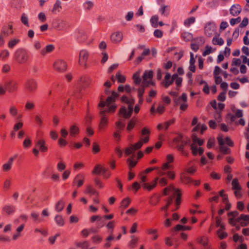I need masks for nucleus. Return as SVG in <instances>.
<instances>
[{"instance_id": "nucleus-1", "label": "nucleus", "mask_w": 249, "mask_h": 249, "mask_svg": "<svg viewBox=\"0 0 249 249\" xmlns=\"http://www.w3.org/2000/svg\"><path fill=\"white\" fill-rule=\"evenodd\" d=\"M121 100L122 102L125 103L128 105V111L127 110L125 107H122L120 109L119 114L124 119H128L132 114L135 100L132 97L129 98L126 95H123L121 98Z\"/></svg>"}, {"instance_id": "nucleus-2", "label": "nucleus", "mask_w": 249, "mask_h": 249, "mask_svg": "<svg viewBox=\"0 0 249 249\" xmlns=\"http://www.w3.org/2000/svg\"><path fill=\"white\" fill-rule=\"evenodd\" d=\"M14 58L17 63L22 64L27 62L29 55L25 50L19 48L15 51Z\"/></svg>"}, {"instance_id": "nucleus-3", "label": "nucleus", "mask_w": 249, "mask_h": 249, "mask_svg": "<svg viewBox=\"0 0 249 249\" xmlns=\"http://www.w3.org/2000/svg\"><path fill=\"white\" fill-rule=\"evenodd\" d=\"M232 110L235 114H232V113H228L227 117V119H230L231 122H234L236 124H240L244 126L245 124V121L243 119L240 118L238 122L236 121L237 118H241L242 117V110L240 109Z\"/></svg>"}, {"instance_id": "nucleus-4", "label": "nucleus", "mask_w": 249, "mask_h": 249, "mask_svg": "<svg viewBox=\"0 0 249 249\" xmlns=\"http://www.w3.org/2000/svg\"><path fill=\"white\" fill-rule=\"evenodd\" d=\"M106 110H102L99 112L101 116L98 129L100 131H104L108 125V118L106 115Z\"/></svg>"}, {"instance_id": "nucleus-5", "label": "nucleus", "mask_w": 249, "mask_h": 249, "mask_svg": "<svg viewBox=\"0 0 249 249\" xmlns=\"http://www.w3.org/2000/svg\"><path fill=\"white\" fill-rule=\"evenodd\" d=\"M4 87L8 93H12L18 90V85L16 80H9L4 83Z\"/></svg>"}, {"instance_id": "nucleus-6", "label": "nucleus", "mask_w": 249, "mask_h": 249, "mask_svg": "<svg viewBox=\"0 0 249 249\" xmlns=\"http://www.w3.org/2000/svg\"><path fill=\"white\" fill-rule=\"evenodd\" d=\"M37 82L33 79H29L25 82V90L28 93L35 92L37 89Z\"/></svg>"}, {"instance_id": "nucleus-7", "label": "nucleus", "mask_w": 249, "mask_h": 249, "mask_svg": "<svg viewBox=\"0 0 249 249\" xmlns=\"http://www.w3.org/2000/svg\"><path fill=\"white\" fill-rule=\"evenodd\" d=\"M153 72L152 71H145L142 75V83L144 86L154 85V83L152 81Z\"/></svg>"}, {"instance_id": "nucleus-8", "label": "nucleus", "mask_w": 249, "mask_h": 249, "mask_svg": "<svg viewBox=\"0 0 249 249\" xmlns=\"http://www.w3.org/2000/svg\"><path fill=\"white\" fill-rule=\"evenodd\" d=\"M53 68L56 71L62 72L67 70V64L65 61L62 59H57L53 63Z\"/></svg>"}, {"instance_id": "nucleus-9", "label": "nucleus", "mask_w": 249, "mask_h": 249, "mask_svg": "<svg viewBox=\"0 0 249 249\" xmlns=\"http://www.w3.org/2000/svg\"><path fill=\"white\" fill-rule=\"evenodd\" d=\"M79 83L82 89L89 88L92 83V79L87 75L81 76L79 79Z\"/></svg>"}, {"instance_id": "nucleus-10", "label": "nucleus", "mask_w": 249, "mask_h": 249, "mask_svg": "<svg viewBox=\"0 0 249 249\" xmlns=\"http://www.w3.org/2000/svg\"><path fill=\"white\" fill-rule=\"evenodd\" d=\"M89 53L86 50H82L79 53L78 63L81 66L86 67Z\"/></svg>"}, {"instance_id": "nucleus-11", "label": "nucleus", "mask_w": 249, "mask_h": 249, "mask_svg": "<svg viewBox=\"0 0 249 249\" xmlns=\"http://www.w3.org/2000/svg\"><path fill=\"white\" fill-rule=\"evenodd\" d=\"M216 26L213 22L208 23L205 27V33L209 37L212 36L216 32Z\"/></svg>"}, {"instance_id": "nucleus-12", "label": "nucleus", "mask_w": 249, "mask_h": 249, "mask_svg": "<svg viewBox=\"0 0 249 249\" xmlns=\"http://www.w3.org/2000/svg\"><path fill=\"white\" fill-rule=\"evenodd\" d=\"M149 140V137L148 136H145L144 138L141 137L139 141L134 144H131V148L133 149V151H135L140 149L142 146L143 143H146L148 142Z\"/></svg>"}, {"instance_id": "nucleus-13", "label": "nucleus", "mask_w": 249, "mask_h": 249, "mask_svg": "<svg viewBox=\"0 0 249 249\" xmlns=\"http://www.w3.org/2000/svg\"><path fill=\"white\" fill-rule=\"evenodd\" d=\"M123 33L121 32H116L112 33L110 36V40L113 43H119L123 39Z\"/></svg>"}, {"instance_id": "nucleus-14", "label": "nucleus", "mask_w": 249, "mask_h": 249, "mask_svg": "<svg viewBox=\"0 0 249 249\" xmlns=\"http://www.w3.org/2000/svg\"><path fill=\"white\" fill-rule=\"evenodd\" d=\"M75 36L77 39L81 42H85L87 38V35L85 32L81 29H78L75 32Z\"/></svg>"}, {"instance_id": "nucleus-15", "label": "nucleus", "mask_w": 249, "mask_h": 249, "mask_svg": "<svg viewBox=\"0 0 249 249\" xmlns=\"http://www.w3.org/2000/svg\"><path fill=\"white\" fill-rule=\"evenodd\" d=\"M16 156L10 157L8 161L2 166V170L4 172H9L12 168L14 160L16 159Z\"/></svg>"}, {"instance_id": "nucleus-16", "label": "nucleus", "mask_w": 249, "mask_h": 249, "mask_svg": "<svg viewBox=\"0 0 249 249\" xmlns=\"http://www.w3.org/2000/svg\"><path fill=\"white\" fill-rule=\"evenodd\" d=\"M13 33V25L12 23H9L7 25H5L1 30V34L4 36H8Z\"/></svg>"}, {"instance_id": "nucleus-17", "label": "nucleus", "mask_w": 249, "mask_h": 249, "mask_svg": "<svg viewBox=\"0 0 249 249\" xmlns=\"http://www.w3.org/2000/svg\"><path fill=\"white\" fill-rule=\"evenodd\" d=\"M36 146L39 148L42 152H45L48 150V147L46 145V142L43 139H38L36 142Z\"/></svg>"}, {"instance_id": "nucleus-18", "label": "nucleus", "mask_w": 249, "mask_h": 249, "mask_svg": "<svg viewBox=\"0 0 249 249\" xmlns=\"http://www.w3.org/2000/svg\"><path fill=\"white\" fill-rule=\"evenodd\" d=\"M84 193L89 196L94 195L99 196V193L90 184L86 186V189L84 191Z\"/></svg>"}, {"instance_id": "nucleus-19", "label": "nucleus", "mask_w": 249, "mask_h": 249, "mask_svg": "<svg viewBox=\"0 0 249 249\" xmlns=\"http://www.w3.org/2000/svg\"><path fill=\"white\" fill-rule=\"evenodd\" d=\"M2 211L7 215L13 214L16 211V207L13 205H6L3 208Z\"/></svg>"}, {"instance_id": "nucleus-20", "label": "nucleus", "mask_w": 249, "mask_h": 249, "mask_svg": "<svg viewBox=\"0 0 249 249\" xmlns=\"http://www.w3.org/2000/svg\"><path fill=\"white\" fill-rule=\"evenodd\" d=\"M242 8L239 4L232 5L230 9V13L233 16L238 15L241 12Z\"/></svg>"}, {"instance_id": "nucleus-21", "label": "nucleus", "mask_w": 249, "mask_h": 249, "mask_svg": "<svg viewBox=\"0 0 249 249\" xmlns=\"http://www.w3.org/2000/svg\"><path fill=\"white\" fill-rule=\"evenodd\" d=\"M119 96V94L118 93L112 91L111 96H108L106 99L107 106H109L112 102H115L116 99Z\"/></svg>"}, {"instance_id": "nucleus-22", "label": "nucleus", "mask_w": 249, "mask_h": 249, "mask_svg": "<svg viewBox=\"0 0 249 249\" xmlns=\"http://www.w3.org/2000/svg\"><path fill=\"white\" fill-rule=\"evenodd\" d=\"M174 81L171 78V74L169 73H166L164 77V80L162 82V85L165 88H167L171 85Z\"/></svg>"}, {"instance_id": "nucleus-23", "label": "nucleus", "mask_w": 249, "mask_h": 249, "mask_svg": "<svg viewBox=\"0 0 249 249\" xmlns=\"http://www.w3.org/2000/svg\"><path fill=\"white\" fill-rule=\"evenodd\" d=\"M84 176L82 174L77 175L73 180V183H77V187H80L84 183Z\"/></svg>"}, {"instance_id": "nucleus-24", "label": "nucleus", "mask_w": 249, "mask_h": 249, "mask_svg": "<svg viewBox=\"0 0 249 249\" xmlns=\"http://www.w3.org/2000/svg\"><path fill=\"white\" fill-rule=\"evenodd\" d=\"M54 49V47L53 45H48L46 47L42 49L40 51V54L42 56H45L47 53H50L53 52Z\"/></svg>"}, {"instance_id": "nucleus-25", "label": "nucleus", "mask_w": 249, "mask_h": 249, "mask_svg": "<svg viewBox=\"0 0 249 249\" xmlns=\"http://www.w3.org/2000/svg\"><path fill=\"white\" fill-rule=\"evenodd\" d=\"M79 132V129L77 126L72 125L70 128V135L71 137H74L78 135Z\"/></svg>"}, {"instance_id": "nucleus-26", "label": "nucleus", "mask_w": 249, "mask_h": 249, "mask_svg": "<svg viewBox=\"0 0 249 249\" xmlns=\"http://www.w3.org/2000/svg\"><path fill=\"white\" fill-rule=\"evenodd\" d=\"M146 232L148 234H152L153 235V236L152 237V239L153 240H156L158 237V235L157 234L158 230L155 229H147L146 230Z\"/></svg>"}, {"instance_id": "nucleus-27", "label": "nucleus", "mask_w": 249, "mask_h": 249, "mask_svg": "<svg viewBox=\"0 0 249 249\" xmlns=\"http://www.w3.org/2000/svg\"><path fill=\"white\" fill-rule=\"evenodd\" d=\"M158 180V178H156L155 180L151 182L152 184H150L148 183H144L143 185V187L147 189L149 191H151L156 186Z\"/></svg>"}, {"instance_id": "nucleus-28", "label": "nucleus", "mask_w": 249, "mask_h": 249, "mask_svg": "<svg viewBox=\"0 0 249 249\" xmlns=\"http://www.w3.org/2000/svg\"><path fill=\"white\" fill-rule=\"evenodd\" d=\"M190 140L188 138H184L181 141V143L177 145V148L178 150H182L184 149L185 145L190 142Z\"/></svg>"}, {"instance_id": "nucleus-29", "label": "nucleus", "mask_w": 249, "mask_h": 249, "mask_svg": "<svg viewBox=\"0 0 249 249\" xmlns=\"http://www.w3.org/2000/svg\"><path fill=\"white\" fill-rule=\"evenodd\" d=\"M76 246L80 248L81 249H94V247L89 248V243L87 241H85L84 242H80L76 244Z\"/></svg>"}, {"instance_id": "nucleus-30", "label": "nucleus", "mask_w": 249, "mask_h": 249, "mask_svg": "<svg viewBox=\"0 0 249 249\" xmlns=\"http://www.w3.org/2000/svg\"><path fill=\"white\" fill-rule=\"evenodd\" d=\"M180 179L181 181L185 184H189L193 181L190 178L186 176L184 173L180 174Z\"/></svg>"}, {"instance_id": "nucleus-31", "label": "nucleus", "mask_w": 249, "mask_h": 249, "mask_svg": "<svg viewBox=\"0 0 249 249\" xmlns=\"http://www.w3.org/2000/svg\"><path fill=\"white\" fill-rule=\"evenodd\" d=\"M219 35H215L213 39V43L214 45H222L224 44V40L222 38L219 37Z\"/></svg>"}, {"instance_id": "nucleus-32", "label": "nucleus", "mask_w": 249, "mask_h": 249, "mask_svg": "<svg viewBox=\"0 0 249 249\" xmlns=\"http://www.w3.org/2000/svg\"><path fill=\"white\" fill-rule=\"evenodd\" d=\"M175 195H177L175 203L177 206H179L181 203V193L179 189H176Z\"/></svg>"}, {"instance_id": "nucleus-33", "label": "nucleus", "mask_w": 249, "mask_h": 249, "mask_svg": "<svg viewBox=\"0 0 249 249\" xmlns=\"http://www.w3.org/2000/svg\"><path fill=\"white\" fill-rule=\"evenodd\" d=\"M64 206L65 204L64 201L62 200H60L56 203L55 206V210L57 212H60L63 209Z\"/></svg>"}, {"instance_id": "nucleus-34", "label": "nucleus", "mask_w": 249, "mask_h": 249, "mask_svg": "<svg viewBox=\"0 0 249 249\" xmlns=\"http://www.w3.org/2000/svg\"><path fill=\"white\" fill-rule=\"evenodd\" d=\"M138 241V238L136 237L135 235H131V240L129 242L128 246L130 248H134L136 244Z\"/></svg>"}, {"instance_id": "nucleus-35", "label": "nucleus", "mask_w": 249, "mask_h": 249, "mask_svg": "<svg viewBox=\"0 0 249 249\" xmlns=\"http://www.w3.org/2000/svg\"><path fill=\"white\" fill-rule=\"evenodd\" d=\"M9 113L12 117H15L18 115V110L15 105H11L9 109Z\"/></svg>"}, {"instance_id": "nucleus-36", "label": "nucleus", "mask_w": 249, "mask_h": 249, "mask_svg": "<svg viewBox=\"0 0 249 249\" xmlns=\"http://www.w3.org/2000/svg\"><path fill=\"white\" fill-rule=\"evenodd\" d=\"M9 52L7 50H3L0 53V58L2 60H5L9 57Z\"/></svg>"}, {"instance_id": "nucleus-37", "label": "nucleus", "mask_w": 249, "mask_h": 249, "mask_svg": "<svg viewBox=\"0 0 249 249\" xmlns=\"http://www.w3.org/2000/svg\"><path fill=\"white\" fill-rule=\"evenodd\" d=\"M115 77L119 83H124L126 81L125 77L124 75H123L120 71L116 73Z\"/></svg>"}, {"instance_id": "nucleus-38", "label": "nucleus", "mask_w": 249, "mask_h": 249, "mask_svg": "<svg viewBox=\"0 0 249 249\" xmlns=\"http://www.w3.org/2000/svg\"><path fill=\"white\" fill-rule=\"evenodd\" d=\"M191 163H189L188 165L186 167L185 169V171L190 174H193L196 171V166L194 165H192L191 166H189Z\"/></svg>"}, {"instance_id": "nucleus-39", "label": "nucleus", "mask_w": 249, "mask_h": 249, "mask_svg": "<svg viewBox=\"0 0 249 249\" xmlns=\"http://www.w3.org/2000/svg\"><path fill=\"white\" fill-rule=\"evenodd\" d=\"M61 8V2L60 1L57 0L54 4L53 7L52 9V12L54 13H58L60 11V9Z\"/></svg>"}, {"instance_id": "nucleus-40", "label": "nucleus", "mask_w": 249, "mask_h": 249, "mask_svg": "<svg viewBox=\"0 0 249 249\" xmlns=\"http://www.w3.org/2000/svg\"><path fill=\"white\" fill-rule=\"evenodd\" d=\"M232 188L233 190H241V188L239 185L237 178H234L231 182Z\"/></svg>"}, {"instance_id": "nucleus-41", "label": "nucleus", "mask_w": 249, "mask_h": 249, "mask_svg": "<svg viewBox=\"0 0 249 249\" xmlns=\"http://www.w3.org/2000/svg\"><path fill=\"white\" fill-rule=\"evenodd\" d=\"M131 202V200L127 197L124 199L121 203V207L125 209L126 208Z\"/></svg>"}, {"instance_id": "nucleus-42", "label": "nucleus", "mask_w": 249, "mask_h": 249, "mask_svg": "<svg viewBox=\"0 0 249 249\" xmlns=\"http://www.w3.org/2000/svg\"><path fill=\"white\" fill-rule=\"evenodd\" d=\"M158 20H159V17L157 15H155L153 17H152L150 22L151 23L152 26L156 28L158 26Z\"/></svg>"}, {"instance_id": "nucleus-43", "label": "nucleus", "mask_w": 249, "mask_h": 249, "mask_svg": "<svg viewBox=\"0 0 249 249\" xmlns=\"http://www.w3.org/2000/svg\"><path fill=\"white\" fill-rule=\"evenodd\" d=\"M55 221L57 224L59 226H62L64 225V220L61 215H57L55 217Z\"/></svg>"}, {"instance_id": "nucleus-44", "label": "nucleus", "mask_w": 249, "mask_h": 249, "mask_svg": "<svg viewBox=\"0 0 249 249\" xmlns=\"http://www.w3.org/2000/svg\"><path fill=\"white\" fill-rule=\"evenodd\" d=\"M31 217L33 219L34 222L36 223H39L41 221V219L39 218V214L35 212H33L31 214Z\"/></svg>"}, {"instance_id": "nucleus-45", "label": "nucleus", "mask_w": 249, "mask_h": 249, "mask_svg": "<svg viewBox=\"0 0 249 249\" xmlns=\"http://www.w3.org/2000/svg\"><path fill=\"white\" fill-rule=\"evenodd\" d=\"M185 137H184L182 135H181V134H179L177 137H176L174 139L173 142L176 145V147H177V145L181 143V141Z\"/></svg>"}, {"instance_id": "nucleus-46", "label": "nucleus", "mask_w": 249, "mask_h": 249, "mask_svg": "<svg viewBox=\"0 0 249 249\" xmlns=\"http://www.w3.org/2000/svg\"><path fill=\"white\" fill-rule=\"evenodd\" d=\"M21 21L26 26L28 27H29L28 18L27 16L25 13L22 14L21 15Z\"/></svg>"}, {"instance_id": "nucleus-47", "label": "nucleus", "mask_w": 249, "mask_h": 249, "mask_svg": "<svg viewBox=\"0 0 249 249\" xmlns=\"http://www.w3.org/2000/svg\"><path fill=\"white\" fill-rule=\"evenodd\" d=\"M181 38L185 41H189L192 38V36L189 33H183L181 35Z\"/></svg>"}, {"instance_id": "nucleus-48", "label": "nucleus", "mask_w": 249, "mask_h": 249, "mask_svg": "<svg viewBox=\"0 0 249 249\" xmlns=\"http://www.w3.org/2000/svg\"><path fill=\"white\" fill-rule=\"evenodd\" d=\"M19 42V40L18 39L13 38L8 42V46L9 48L12 49L14 46H15Z\"/></svg>"}, {"instance_id": "nucleus-49", "label": "nucleus", "mask_w": 249, "mask_h": 249, "mask_svg": "<svg viewBox=\"0 0 249 249\" xmlns=\"http://www.w3.org/2000/svg\"><path fill=\"white\" fill-rule=\"evenodd\" d=\"M116 130H119L120 131L123 130L125 126L124 124L123 123L120 119L117 122H116Z\"/></svg>"}, {"instance_id": "nucleus-50", "label": "nucleus", "mask_w": 249, "mask_h": 249, "mask_svg": "<svg viewBox=\"0 0 249 249\" xmlns=\"http://www.w3.org/2000/svg\"><path fill=\"white\" fill-rule=\"evenodd\" d=\"M191 228L189 226H182L179 224L176 225L175 227V230L176 231H186V230H190Z\"/></svg>"}, {"instance_id": "nucleus-51", "label": "nucleus", "mask_w": 249, "mask_h": 249, "mask_svg": "<svg viewBox=\"0 0 249 249\" xmlns=\"http://www.w3.org/2000/svg\"><path fill=\"white\" fill-rule=\"evenodd\" d=\"M196 18L194 17H190L184 20V24L186 26H189L191 24L195 22Z\"/></svg>"}, {"instance_id": "nucleus-52", "label": "nucleus", "mask_w": 249, "mask_h": 249, "mask_svg": "<svg viewBox=\"0 0 249 249\" xmlns=\"http://www.w3.org/2000/svg\"><path fill=\"white\" fill-rule=\"evenodd\" d=\"M115 222L114 221H109L106 225V227L107 228L108 230H110V232L111 234L113 232V229L115 227Z\"/></svg>"}, {"instance_id": "nucleus-53", "label": "nucleus", "mask_w": 249, "mask_h": 249, "mask_svg": "<svg viewBox=\"0 0 249 249\" xmlns=\"http://www.w3.org/2000/svg\"><path fill=\"white\" fill-rule=\"evenodd\" d=\"M174 197V196L169 197L167 200V204H166V205L164 207L161 208V210H164V211H167L169 206L172 203Z\"/></svg>"}, {"instance_id": "nucleus-54", "label": "nucleus", "mask_w": 249, "mask_h": 249, "mask_svg": "<svg viewBox=\"0 0 249 249\" xmlns=\"http://www.w3.org/2000/svg\"><path fill=\"white\" fill-rule=\"evenodd\" d=\"M91 240L93 243L95 244H99L102 242V238L98 235H95L91 237Z\"/></svg>"}, {"instance_id": "nucleus-55", "label": "nucleus", "mask_w": 249, "mask_h": 249, "mask_svg": "<svg viewBox=\"0 0 249 249\" xmlns=\"http://www.w3.org/2000/svg\"><path fill=\"white\" fill-rule=\"evenodd\" d=\"M32 143L30 138L28 137H26L23 142V146L24 148H29L31 146Z\"/></svg>"}, {"instance_id": "nucleus-56", "label": "nucleus", "mask_w": 249, "mask_h": 249, "mask_svg": "<svg viewBox=\"0 0 249 249\" xmlns=\"http://www.w3.org/2000/svg\"><path fill=\"white\" fill-rule=\"evenodd\" d=\"M100 150V148L99 144L96 142H94L92 143V152L93 154H95L98 153Z\"/></svg>"}, {"instance_id": "nucleus-57", "label": "nucleus", "mask_w": 249, "mask_h": 249, "mask_svg": "<svg viewBox=\"0 0 249 249\" xmlns=\"http://www.w3.org/2000/svg\"><path fill=\"white\" fill-rule=\"evenodd\" d=\"M148 86H144L142 83L141 87L138 89V97H143V95L144 93L145 88Z\"/></svg>"}, {"instance_id": "nucleus-58", "label": "nucleus", "mask_w": 249, "mask_h": 249, "mask_svg": "<svg viewBox=\"0 0 249 249\" xmlns=\"http://www.w3.org/2000/svg\"><path fill=\"white\" fill-rule=\"evenodd\" d=\"M135 125V121L132 119L128 123L127 127L126 130L128 131H131L134 128Z\"/></svg>"}, {"instance_id": "nucleus-59", "label": "nucleus", "mask_w": 249, "mask_h": 249, "mask_svg": "<svg viewBox=\"0 0 249 249\" xmlns=\"http://www.w3.org/2000/svg\"><path fill=\"white\" fill-rule=\"evenodd\" d=\"M23 123L21 121H19L14 124L13 129L14 131H18V130L21 129L23 127Z\"/></svg>"}, {"instance_id": "nucleus-60", "label": "nucleus", "mask_w": 249, "mask_h": 249, "mask_svg": "<svg viewBox=\"0 0 249 249\" xmlns=\"http://www.w3.org/2000/svg\"><path fill=\"white\" fill-rule=\"evenodd\" d=\"M107 108H106L104 109V110H107L106 113H113L115 112V111L116 110V109L117 108V106L116 105V104H113L111 106H109Z\"/></svg>"}, {"instance_id": "nucleus-61", "label": "nucleus", "mask_w": 249, "mask_h": 249, "mask_svg": "<svg viewBox=\"0 0 249 249\" xmlns=\"http://www.w3.org/2000/svg\"><path fill=\"white\" fill-rule=\"evenodd\" d=\"M11 185V182L10 179H6L4 182L3 188L6 190H8L10 189Z\"/></svg>"}, {"instance_id": "nucleus-62", "label": "nucleus", "mask_w": 249, "mask_h": 249, "mask_svg": "<svg viewBox=\"0 0 249 249\" xmlns=\"http://www.w3.org/2000/svg\"><path fill=\"white\" fill-rule=\"evenodd\" d=\"M101 165L100 164H96L93 170L92 173L93 174L99 175L101 173Z\"/></svg>"}, {"instance_id": "nucleus-63", "label": "nucleus", "mask_w": 249, "mask_h": 249, "mask_svg": "<svg viewBox=\"0 0 249 249\" xmlns=\"http://www.w3.org/2000/svg\"><path fill=\"white\" fill-rule=\"evenodd\" d=\"M35 107V104L33 102H26L25 108V109L27 110H31L34 108Z\"/></svg>"}, {"instance_id": "nucleus-64", "label": "nucleus", "mask_w": 249, "mask_h": 249, "mask_svg": "<svg viewBox=\"0 0 249 249\" xmlns=\"http://www.w3.org/2000/svg\"><path fill=\"white\" fill-rule=\"evenodd\" d=\"M133 79L134 82L136 85H139L141 82V79L139 77V73H135L133 76Z\"/></svg>"}]
</instances>
